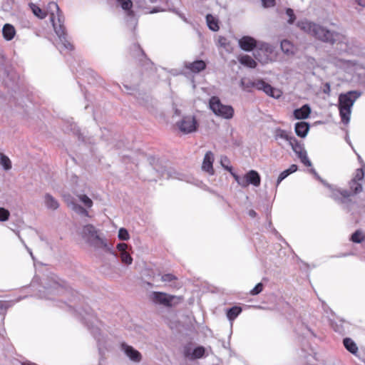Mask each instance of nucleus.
Returning a JSON list of instances; mask_svg holds the SVG:
<instances>
[{
  "label": "nucleus",
  "instance_id": "bb28decb",
  "mask_svg": "<svg viewBox=\"0 0 365 365\" xmlns=\"http://www.w3.org/2000/svg\"><path fill=\"white\" fill-rule=\"evenodd\" d=\"M345 348L351 354H356L358 352V346L356 343L350 338H345L343 341Z\"/></svg>",
  "mask_w": 365,
  "mask_h": 365
},
{
  "label": "nucleus",
  "instance_id": "4be33fe9",
  "mask_svg": "<svg viewBox=\"0 0 365 365\" xmlns=\"http://www.w3.org/2000/svg\"><path fill=\"white\" fill-rule=\"evenodd\" d=\"M309 130V123H307L306 122L301 121V122H298L295 124V126H294L295 133L298 136H299L301 138H304L307 135Z\"/></svg>",
  "mask_w": 365,
  "mask_h": 365
},
{
  "label": "nucleus",
  "instance_id": "20e7f679",
  "mask_svg": "<svg viewBox=\"0 0 365 365\" xmlns=\"http://www.w3.org/2000/svg\"><path fill=\"white\" fill-rule=\"evenodd\" d=\"M81 235L94 247L110 251V247L107 244L106 239L101 236L99 231L93 225L88 224L83 226Z\"/></svg>",
  "mask_w": 365,
  "mask_h": 365
},
{
  "label": "nucleus",
  "instance_id": "680f3d73",
  "mask_svg": "<svg viewBox=\"0 0 365 365\" xmlns=\"http://www.w3.org/2000/svg\"><path fill=\"white\" fill-rule=\"evenodd\" d=\"M91 317V318H92L95 322H96V321H97L96 318L92 317Z\"/></svg>",
  "mask_w": 365,
  "mask_h": 365
},
{
  "label": "nucleus",
  "instance_id": "ddd939ff",
  "mask_svg": "<svg viewBox=\"0 0 365 365\" xmlns=\"http://www.w3.org/2000/svg\"><path fill=\"white\" fill-rule=\"evenodd\" d=\"M43 288L45 289L44 292L49 294L54 293L63 294L67 292V289L54 278H52L51 281L48 283L44 282Z\"/></svg>",
  "mask_w": 365,
  "mask_h": 365
},
{
  "label": "nucleus",
  "instance_id": "c9c22d12",
  "mask_svg": "<svg viewBox=\"0 0 365 365\" xmlns=\"http://www.w3.org/2000/svg\"><path fill=\"white\" fill-rule=\"evenodd\" d=\"M217 41H218V45L224 48L227 51H231L230 43L225 37L219 36Z\"/></svg>",
  "mask_w": 365,
  "mask_h": 365
},
{
  "label": "nucleus",
  "instance_id": "864d4df0",
  "mask_svg": "<svg viewBox=\"0 0 365 365\" xmlns=\"http://www.w3.org/2000/svg\"><path fill=\"white\" fill-rule=\"evenodd\" d=\"M8 307L7 303L4 302H0V310L5 311Z\"/></svg>",
  "mask_w": 365,
  "mask_h": 365
},
{
  "label": "nucleus",
  "instance_id": "f704fd0d",
  "mask_svg": "<svg viewBox=\"0 0 365 365\" xmlns=\"http://www.w3.org/2000/svg\"><path fill=\"white\" fill-rule=\"evenodd\" d=\"M0 164L4 170H9L11 168V162L9 158L4 154H0Z\"/></svg>",
  "mask_w": 365,
  "mask_h": 365
},
{
  "label": "nucleus",
  "instance_id": "9d476101",
  "mask_svg": "<svg viewBox=\"0 0 365 365\" xmlns=\"http://www.w3.org/2000/svg\"><path fill=\"white\" fill-rule=\"evenodd\" d=\"M257 51L255 53V57L262 63H267L269 61V56L273 52V48L271 45L264 42L257 43Z\"/></svg>",
  "mask_w": 365,
  "mask_h": 365
},
{
  "label": "nucleus",
  "instance_id": "3c124183",
  "mask_svg": "<svg viewBox=\"0 0 365 365\" xmlns=\"http://www.w3.org/2000/svg\"><path fill=\"white\" fill-rule=\"evenodd\" d=\"M133 48L137 52L136 54H135V56H139L140 54L143 55V51L140 48L139 45L135 44L133 46Z\"/></svg>",
  "mask_w": 365,
  "mask_h": 365
},
{
  "label": "nucleus",
  "instance_id": "473e14b6",
  "mask_svg": "<svg viewBox=\"0 0 365 365\" xmlns=\"http://www.w3.org/2000/svg\"><path fill=\"white\" fill-rule=\"evenodd\" d=\"M344 324H345V322L343 320H339L338 322H331V326L333 328V329L336 332H339L340 334H343L345 331V328L344 327Z\"/></svg>",
  "mask_w": 365,
  "mask_h": 365
},
{
  "label": "nucleus",
  "instance_id": "de8ad7c7",
  "mask_svg": "<svg viewBox=\"0 0 365 365\" xmlns=\"http://www.w3.org/2000/svg\"><path fill=\"white\" fill-rule=\"evenodd\" d=\"M289 171L287 170L282 171L277 179V185H278L284 179H285L288 175H289Z\"/></svg>",
  "mask_w": 365,
  "mask_h": 365
},
{
  "label": "nucleus",
  "instance_id": "09e8293b",
  "mask_svg": "<svg viewBox=\"0 0 365 365\" xmlns=\"http://www.w3.org/2000/svg\"><path fill=\"white\" fill-rule=\"evenodd\" d=\"M264 7H272L274 6L275 0H262Z\"/></svg>",
  "mask_w": 365,
  "mask_h": 365
},
{
  "label": "nucleus",
  "instance_id": "052dcab7",
  "mask_svg": "<svg viewBox=\"0 0 365 365\" xmlns=\"http://www.w3.org/2000/svg\"><path fill=\"white\" fill-rule=\"evenodd\" d=\"M308 331H309L312 334L314 335V334L311 331V330L309 329H307Z\"/></svg>",
  "mask_w": 365,
  "mask_h": 365
},
{
  "label": "nucleus",
  "instance_id": "8fccbe9b",
  "mask_svg": "<svg viewBox=\"0 0 365 365\" xmlns=\"http://www.w3.org/2000/svg\"><path fill=\"white\" fill-rule=\"evenodd\" d=\"M128 245L125 243H119L117 245V249L120 253L127 251Z\"/></svg>",
  "mask_w": 365,
  "mask_h": 365
},
{
  "label": "nucleus",
  "instance_id": "5701e85b",
  "mask_svg": "<svg viewBox=\"0 0 365 365\" xmlns=\"http://www.w3.org/2000/svg\"><path fill=\"white\" fill-rule=\"evenodd\" d=\"M311 108L308 105H304L300 108L294 111V115L297 119H306L309 116Z\"/></svg>",
  "mask_w": 365,
  "mask_h": 365
},
{
  "label": "nucleus",
  "instance_id": "ea45409f",
  "mask_svg": "<svg viewBox=\"0 0 365 365\" xmlns=\"http://www.w3.org/2000/svg\"><path fill=\"white\" fill-rule=\"evenodd\" d=\"M290 146L295 154L299 153L303 149H304L303 145L300 144L297 139L294 140V142H293V143Z\"/></svg>",
  "mask_w": 365,
  "mask_h": 365
},
{
  "label": "nucleus",
  "instance_id": "e433bc0d",
  "mask_svg": "<svg viewBox=\"0 0 365 365\" xmlns=\"http://www.w3.org/2000/svg\"><path fill=\"white\" fill-rule=\"evenodd\" d=\"M120 257L121 262L126 265H130L133 262V258L127 251L120 253Z\"/></svg>",
  "mask_w": 365,
  "mask_h": 365
},
{
  "label": "nucleus",
  "instance_id": "f03ea898",
  "mask_svg": "<svg viewBox=\"0 0 365 365\" xmlns=\"http://www.w3.org/2000/svg\"><path fill=\"white\" fill-rule=\"evenodd\" d=\"M297 26L304 33L315 38L331 44L336 41L339 36L337 33L307 19L299 21L297 23Z\"/></svg>",
  "mask_w": 365,
  "mask_h": 365
},
{
  "label": "nucleus",
  "instance_id": "f3484780",
  "mask_svg": "<svg viewBox=\"0 0 365 365\" xmlns=\"http://www.w3.org/2000/svg\"><path fill=\"white\" fill-rule=\"evenodd\" d=\"M214 162V155L211 151H207L203 159L202 169L203 171L207 172L209 175L214 174L213 164Z\"/></svg>",
  "mask_w": 365,
  "mask_h": 365
},
{
  "label": "nucleus",
  "instance_id": "4468645a",
  "mask_svg": "<svg viewBox=\"0 0 365 365\" xmlns=\"http://www.w3.org/2000/svg\"><path fill=\"white\" fill-rule=\"evenodd\" d=\"M274 138L277 140H281L279 144L283 146V143H287L289 146L296 140L295 137L287 130L278 128L275 130Z\"/></svg>",
  "mask_w": 365,
  "mask_h": 365
},
{
  "label": "nucleus",
  "instance_id": "6e6552de",
  "mask_svg": "<svg viewBox=\"0 0 365 365\" xmlns=\"http://www.w3.org/2000/svg\"><path fill=\"white\" fill-rule=\"evenodd\" d=\"M235 181L242 187H246L249 185L258 187L260 185L261 178L259 173L255 170H250L244 175H238L231 173Z\"/></svg>",
  "mask_w": 365,
  "mask_h": 365
},
{
  "label": "nucleus",
  "instance_id": "b1692460",
  "mask_svg": "<svg viewBox=\"0 0 365 365\" xmlns=\"http://www.w3.org/2000/svg\"><path fill=\"white\" fill-rule=\"evenodd\" d=\"M204 354L205 348L203 346H198L195 348L192 354L190 353L189 349L186 348L185 349V356L192 359L201 358Z\"/></svg>",
  "mask_w": 365,
  "mask_h": 365
},
{
  "label": "nucleus",
  "instance_id": "37998d69",
  "mask_svg": "<svg viewBox=\"0 0 365 365\" xmlns=\"http://www.w3.org/2000/svg\"><path fill=\"white\" fill-rule=\"evenodd\" d=\"M176 279V277L172 274H165L161 277V280L164 282H171Z\"/></svg>",
  "mask_w": 365,
  "mask_h": 365
},
{
  "label": "nucleus",
  "instance_id": "58836bf2",
  "mask_svg": "<svg viewBox=\"0 0 365 365\" xmlns=\"http://www.w3.org/2000/svg\"><path fill=\"white\" fill-rule=\"evenodd\" d=\"M10 212L4 207H0V222H6L9 219Z\"/></svg>",
  "mask_w": 365,
  "mask_h": 365
},
{
  "label": "nucleus",
  "instance_id": "603ef678",
  "mask_svg": "<svg viewBox=\"0 0 365 365\" xmlns=\"http://www.w3.org/2000/svg\"><path fill=\"white\" fill-rule=\"evenodd\" d=\"M287 170L289 171V174H292L297 170V165H292Z\"/></svg>",
  "mask_w": 365,
  "mask_h": 365
},
{
  "label": "nucleus",
  "instance_id": "4d7b16f0",
  "mask_svg": "<svg viewBox=\"0 0 365 365\" xmlns=\"http://www.w3.org/2000/svg\"><path fill=\"white\" fill-rule=\"evenodd\" d=\"M324 91L325 93H329V92H330V85L329 83H326L325 89H324Z\"/></svg>",
  "mask_w": 365,
  "mask_h": 365
},
{
  "label": "nucleus",
  "instance_id": "aec40b11",
  "mask_svg": "<svg viewBox=\"0 0 365 365\" xmlns=\"http://www.w3.org/2000/svg\"><path fill=\"white\" fill-rule=\"evenodd\" d=\"M43 203L48 210H56L59 207L58 201L51 194L46 193L43 196Z\"/></svg>",
  "mask_w": 365,
  "mask_h": 365
},
{
  "label": "nucleus",
  "instance_id": "4c0bfd02",
  "mask_svg": "<svg viewBox=\"0 0 365 365\" xmlns=\"http://www.w3.org/2000/svg\"><path fill=\"white\" fill-rule=\"evenodd\" d=\"M286 14L288 16L287 24L292 25L296 20V16L292 9L288 8L286 9Z\"/></svg>",
  "mask_w": 365,
  "mask_h": 365
},
{
  "label": "nucleus",
  "instance_id": "393cba45",
  "mask_svg": "<svg viewBox=\"0 0 365 365\" xmlns=\"http://www.w3.org/2000/svg\"><path fill=\"white\" fill-rule=\"evenodd\" d=\"M206 21H207V26L210 30H212L213 31H217L219 30L220 26L218 24V20H217V19L214 17L212 15L207 14L206 16Z\"/></svg>",
  "mask_w": 365,
  "mask_h": 365
},
{
  "label": "nucleus",
  "instance_id": "a211bd4d",
  "mask_svg": "<svg viewBox=\"0 0 365 365\" xmlns=\"http://www.w3.org/2000/svg\"><path fill=\"white\" fill-rule=\"evenodd\" d=\"M121 349L130 360L135 362H139L141 360V354L140 352L134 349L132 346L123 343L121 344Z\"/></svg>",
  "mask_w": 365,
  "mask_h": 365
},
{
  "label": "nucleus",
  "instance_id": "bf43d9fd",
  "mask_svg": "<svg viewBox=\"0 0 365 365\" xmlns=\"http://www.w3.org/2000/svg\"><path fill=\"white\" fill-rule=\"evenodd\" d=\"M27 249H28V250L29 251V253H30L31 256V257H33V254H32V252H31V250H30L29 248H27Z\"/></svg>",
  "mask_w": 365,
  "mask_h": 365
},
{
  "label": "nucleus",
  "instance_id": "2f4dec72",
  "mask_svg": "<svg viewBox=\"0 0 365 365\" xmlns=\"http://www.w3.org/2000/svg\"><path fill=\"white\" fill-rule=\"evenodd\" d=\"M297 157L300 159V161L306 166L311 167L312 163L309 160V158L307 157V153L305 149H303L299 153H297L296 154Z\"/></svg>",
  "mask_w": 365,
  "mask_h": 365
},
{
  "label": "nucleus",
  "instance_id": "39448f33",
  "mask_svg": "<svg viewBox=\"0 0 365 365\" xmlns=\"http://www.w3.org/2000/svg\"><path fill=\"white\" fill-rule=\"evenodd\" d=\"M76 196L84 207L77 204L75 199L70 195L64 196V200L66 202L67 206L78 215L89 217L90 215L86 209L92 207L93 204L92 200L85 194H78Z\"/></svg>",
  "mask_w": 365,
  "mask_h": 365
},
{
  "label": "nucleus",
  "instance_id": "7c9ffc66",
  "mask_svg": "<svg viewBox=\"0 0 365 365\" xmlns=\"http://www.w3.org/2000/svg\"><path fill=\"white\" fill-rule=\"evenodd\" d=\"M242 309L240 307H232L227 312V317L230 321H233L241 313Z\"/></svg>",
  "mask_w": 365,
  "mask_h": 365
},
{
  "label": "nucleus",
  "instance_id": "dca6fc26",
  "mask_svg": "<svg viewBox=\"0 0 365 365\" xmlns=\"http://www.w3.org/2000/svg\"><path fill=\"white\" fill-rule=\"evenodd\" d=\"M257 41L248 36H243L241 38L239 41V46L240 47L245 51H251L257 46Z\"/></svg>",
  "mask_w": 365,
  "mask_h": 365
},
{
  "label": "nucleus",
  "instance_id": "9b49d317",
  "mask_svg": "<svg viewBox=\"0 0 365 365\" xmlns=\"http://www.w3.org/2000/svg\"><path fill=\"white\" fill-rule=\"evenodd\" d=\"M257 90L264 91L267 96L274 98H279L282 96V92L263 80H257L252 83Z\"/></svg>",
  "mask_w": 365,
  "mask_h": 365
},
{
  "label": "nucleus",
  "instance_id": "6ab92c4d",
  "mask_svg": "<svg viewBox=\"0 0 365 365\" xmlns=\"http://www.w3.org/2000/svg\"><path fill=\"white\" fill-rule=\"evenodd\" d=\"M184 66L185 68L195 73H197L206 68V63L202 60H197L192 63L185 62Z\"/></svg>",
  "mask_w": 365,
  "mask_h": 365
},
{
  "label": "nucleus",
  "instance_id": "cd10ccee",
  "mask_svg": "<svg viewBox=\"0 0 365 365\" xmlns=\"http://www.w3.org/2000/svg\"><path fill=\"white\" fill-rule=\"evenodd\" d=\"M29 7H30L31 10L32 11L33 14L38 18H39L41 19L46 18V12L45 11L42 10L40 7H38L35 4L30 3Z\"/></svg>",
  "mask_w": 365,
  "mask_h": 365
},
{
  "label": "nucleus",
  "instance_id": "412c9836",
  "mask_svg": "<svg viewBox=\"0 0 365 365\" xmlns=\"http://www.w3.org/2000/svg\"><path fill=\"white\" fill-rule=\"evenodd\" d=\"M14 26L10 24H6L2 29V35L6 41H11L16 35Z\"/></svg>",
  "mask_w": 365,
  "mask_h": 365
},
{
  "label": "nucleus",
  "instance_id": "c85d7f7f",
  "mask_svg": "<svg viewBox=\"0 0 365 365\" xmlns=\"http://www.w3.org/2000/svg\"><path fill=\"white\" fill-rule=\"evenodd\" d=\"M116 1L123 10L127 11L128 16L133 14V11L130 10L133 6V3L130 0H116Z\"/></svg>",
  "mask_w": 365,
  "mask_h": 365
},
{
  "label": "nucleus",
  "instance_id": "c03bdc74",
  "mask_svg": "<svg viewBox=\"0 0 365 365\" xmlns=\"http://www.w3.org/2000/svg\"><path fill=\"white\" fill-rule=\"evenodd\" d=\"M220 163L225 170L231 171L232 168L228 165L229 160L226 156H221Z\"/></svg>",
  "mask_w": 365,
  "mask_h": 365
},
{
  "label": "nucleus",
  "instance_id": "5fc2aeb1",
  "mask_svg": "<svg viewBox=\"0 0 365 365\" xmlns=\"http://www.w3.org/2000/svg\"><path fill=\"white\" fill-rule=\"evenodd\" d=\"M356 4L362 7H365V0H355Z\"/></svg>",
  "mask_w": 365,
  "mask_h": 365
},
{
  "label": "nucleus",
  "instance_id": "13d9d810",
  "mask_svg": "<svg viewBox=\"0 0 365 365\" xmlns=\"http://www.w3.org/2000/svg\"><path fill=\"white\" fill-rule=\"evenodd\" d=\"M177 14L180 16V18H181L184 21H187L186 18H185L182 14H179V13H177Z\"/></svg>",
  "mask_w": 365,
  "mask_h": 365
},
{
  "label": "nucleus",
  "instance_id": "1a4fd4ad",
  "mask_svg": "<svg viewBox=\"0 0 365 365\" xmlns=\"http://www.w3.org/2000/svg\"><path fill=\"white\" fill-rule=\"evenodd\" d=\"M182 299L181 297L170 295L165 292H154L153 293V300L155 303L168 307L179 304Z\"/></svg>",
  "mask_w": 365,
  "mask_h": 365
},
{
  "label": "nucleus",
  "instance_id": "f8f14e48",
  "mask_svg": "<svg viewBox=\"0 0 365 365\" xmlns=\"http://www.w3.org/2000/svg\"><path fill=\"white\" fill-rule=\"evenodd\" d=\"M177 125L179 130L184 133H190L195 131L197 129V121L192 115L183 117Z\"/></svg>",
  "mask_w": 365,
  "mask_h": 365
},
{
  "label": "nucleus",
  "instance_id": "72a5a7b5",
  "mask_svg": "<svg viewBox=\"0 0 365 365\" xmlns=\"http://www.w3.org/2000/svg\"><path fill=\"white\" fill-rule=\"evenodd\" d=\"M351 240L354 242H356V243L364 242V243H365V234H364L360 230H357V231H356L351 235Z\"/></svg>",
  "mask_w": 365,
  "mask_h": 365
},
{
  "label": "nucleus",
  "instance_id": "79ce46f5",
  "mask_svg": "<svg viewBox=\"0 0 365 365\" xmlns=\"http://www.w3.org/2000/svg\"><path fill=\"white\" fill-rule=\"evenodd\" d=\"M87 325L89 327V329L91 330V333L93 335V336L97 339L98 342L100 343L101 339L98 337V335L101 334L99 327L97 326L94 327L93 325L90 327V324H88Z\"/></svg>",
  "mask_w": 365,
  "mask_h": 365
},
{
  "label": "nucleus",
  "instance_id": "49530a36",
  "mask_svg": "<svg viewBox=\"0 0 365 365\" xmlns=\"http://www.w3.org/2000/svg\"><path fill=\"white\" fill-rule=\"evenodd\" d=\"M255 81H247L244 78H242L240 81L241 86L243 89H247L251 87H254L252 83H253Z\"/></svg>",
  "mask_w": 365,
  "mask_h": 365
},
{
  "label": "nucleus",
  "instance_id": "0eeeda50",
  "mask_svg": "<svg viewBox=\"0 0 365 365\" xmlns=\"http://www.w3.org/2000/svg\"><path fill=\"white\" fill-rule=\"evenodd\" d=\"M209 106L214 114L218 117L230 120L234 116L235 110L232 106L222 104L217 96L210 98Z\"/></svg>",
  "mask_w": 365,
  "mask_h": 365
},
{
  "label": "nucleus",
  "instance_id": "e2e57ef3",
  "mask_svg": "<svg viewBox=\"0 0 365 365\" xmlns=\"http://www.w3.org/2000/svg\"><path fill=\"white\" fill-rule=\"evenodd\" d=\"M24 365H36L35 364H24Z\"/></svg>",
  "mask_w": 365,
  "mask_h": 365
},
{
  "label": "nucleus",
  "instance_id": "7ed1b4c3",
  "mask_svg": "<svg viewBox=\"0 0 365 365\" xmlns=\"http://www.w3.org/2000/svg\"><path fill=\"white\" fill-rule=\"evenodd\" d=\"M361 96V92L359 91H350L339 96L338 108L344 124L347 125L349 123L352 107Z\"/></svg>",
  "mask_w": 365,
  "mask_h": 365
},
{
  "label": "nucleus",
  "instance_id": "f257e3e1",
  "mask_svg": "<svg viewBox=\"0 0 365 365\" xmlns=\"http://www.w3.org/2000/svg\"><path fill=\"white\" fill-rule=\"evenodd\" d=\"M48 10L50 13V20L52 22L54 31L58 38V41L56 42V47L61 52L65 49L71 51L73 46L67 39L66 29L63 24L64 16L58 5L54 1L49 2L48 4Z\"/></svg>",
  "mask_w": 365,
  "mask_h": 365
},
{
  "label": "nucleus",
  "instance_id": "6e6d98bb",
  "mask_svg": "<svg viewBox=\"0 0 365 365\" xmlns=\"http://www.w3.org/2000/svg\"><path fill=\"white\" fill-rule=\"evenodd\" d=\"M248 215L251 217H255L256 215H257V213L255 210H249L248 212Z\"/></svg>",
  "mask_w": 365,
  "mask_h": 365
},
{
  "label": "nucleus",
  "instance_id": "a18cd8bd",
  "mask_svg": "<svg viewBox=\"0 0 365 365\" xmlns=\"http://www.w3.org/2000/svg\"><path fill=\"white\" fill-rule=\"evenodd\" d=\"M263 289V284L260 282L258 283L251 291L250 294L252 295H257L259 294Z\"/></svg>",
  "mask_w": 365,
  "mask_h": 365
},
{
  "label": "nucleus",
  "instance_id": "a878e982",
  "mask_svg": "<svg viewBox=\"0 0 365 365\" xmlns=\"http://www.w3.org/2000/svg\"><path fill=\"white\" fill-rule=\"evenodd\" d=\"M239 61L241 64L247 66L251 68H254L257 66L256 61L248 55H243L239 58Z\"/></svg>",
  "mask_w": 365,
  "mask_h": 365
},
{
  "label": "nucleus",
  "instance_id": "a19ab883",
  "mask_svg": "<svg viewBox=\"0 0 365 365\" xmlns=\"http://www.w3.org/2000/svg\"><path fill=\"white\" fill-rule=\"evenodd\" d=\"M118 237L121 240H128L130 237L128 230L125 228H120Z\"/></svg>",
  "mask_w": 365,
  "mask_h": 365
},
{
  "label": "nucleus",
  "instance_id": "c756f323",
  "mask_svg": "<svg viewBox=\"0 0 365 365\" xmlns=\"http://www.w3.org/2000/svg\"><path fill=\"white\" fill-rule=\"evenodd\" d=\"M281 48L282 51L287 55L292 54L294 53V46L288 40H283L281 41Z\"/></svg>",
  "mask_w": 365,
  "mask_h": 365
},
{
  "label": "nucleus",
  "instance_id": "2eb2a0df",
  "mask_svg": "<svg viewBox=\"0 0 365 365\" xmlns=\"http://www.w3.org/2000/svg\"><path fill=\"white\" fill-rule=\"evenodd\" d=\"M161 1H163V0H138V4L139 7L141 8L145 14H153L164 11L165 9L159 6H155L151 9V8L148 6V4H156Z\"/></svg>",
  "mask_w": 365,
  "mask_h": 365
},
{
  "label": "nucleus",
  "instance_id": "423d86ee",
  "mask_svg": "<svg viewBox=\"0 0 365 365\" xmlns=\"http://www.w3.org/2000/svg\"><path fill=\"white\" fill-rule=\"evenodd\" d=\"M309 172L314 175V177L321 181L324 185L327 186L331 190V197L336 201L338 203L342 205L345 208L349 209L350 203L351 202V200L350 198L351 193L346 190H339L336 188H331V186L328 185L325 181H324L319 175L317 174L316 170L314 168L310 169Z\"/></svg>",
  "mask_w": 365,
  "mask_h": 365
}]
</instances>
